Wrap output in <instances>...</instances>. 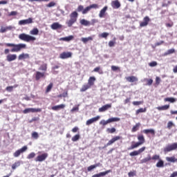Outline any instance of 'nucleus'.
<instances>
[{"instance_id": "f257e3e1", "label": "nucleus", "mask_w": 177, "mask_h": 177, "mask_svg": "<svg viewBox=\"0 0 177 177\" xmlns=\"http://www.w3.org/2000/svg\"><path fill=\"white\" fill-rule=\"evenodd\" d=\"M5 45L6 46H8L9 48H12L11 49V52H20L21 49H26V48H27V45L24 44H15L6 43L5 44Z\"/></svg>"}, {"instance_id": "f03ea898", "label": "nucleus", "mask_w": 177, "mask_h": 177, "mask_svg": "<svg viewBox=\"0 0 177 177\" xmlns=\"http://www.w3.org/2000/svg\"><path fill=\"white\" fill-rule=\"evenodd\" d=\"M137 138H138V142L131 145V147L127 148V150H133V149H136L139 147V146H142V145H143L145 142H146V140L145 139V136L142 134L138 135Z\"/></svg>"}, {"instance_id": "7ed1b4c3", "label": "nucleus", "mask_w": 177, "mask_h": 177, "mask_svg": "<svg viewBox=\"0 0 177 177\" xmlns=\"http://www.w3.org/2000/svg\"><path fill=\"white\" fill-rule=\"evenodd\" d=\"M70 19L66 21L68 27H72L74 23L77 22V19H78V12L77 11H73L69 15Z\"/></svg>"}, {"instance_id": "20e7f679", "label": "nucleus", "mask_w": 177, "mask_h": 177, "mask_svg": "<svg viewBox=\"0 0 177 177\" xmlns=\"http://www.w3.org/2000/svg\"><path fill=\"white\" fill-rule=\"evenodd\" d=\"M19 38L21 41H24V42H34L37 41V38L34 36L27 35L26 33H21L19 35Z\"/></svg>"}, {"instance_id": "39448f33", "label": "nucleus", "mask_w": 177, "mask_h": 177, "mask_svg": "<svg viewBox=\"0 0 177 177\" xmlns=\"http://www.w3.org/2000/svg\"><path fill=\"white\" fill-rule=\"evenodd\" d=\"M96 23H97V20L95 19H91V22L84 19L80 20V24L82 26H85L86 27L89 26H95Z\"/></svg>"}, {"instance_id": "423d86ee", "label": "nucleus", "mask_w": 177, "mask_h": 177, "mask_svg": "<svg viewBox=\"0 0 177 177\" xmlns=\"http://www.w3.org/2000/svg\"><path fill=\"white\" fill-rule=\"evenodd\" d=\"M177 149V142L167 145L164 149V153H169V151H174Z\"/></svg>"}, {"instance_id": "0eeeda50", "label": "nucleus", "mask_w": 177, "mask_h": 177, "mask_svg": "<svg viewBox=\"0 0 177 177\" xmlns=\"http://www.w3.org/2000/svg\"><path fill=\"white\" fill-rule=\"evenodd\" d=\"M48 153H44L40 155H38L35 159V161L36 162H43V161H45L48 158Z\"/></svg>"}, {"instance_id": "6e6552de", "label": "nucleus", "mask_w": 177, "mask_h": 177, "mask_svg": "<svg viewBox=\"0 0 177 177\" xmlns=\"http://www.w3.org/2000/svg\"><path fill=\"white\" fill-rule=\"evenodd\" d=\"M41 111H42V109H41L39 108H37V109H35V108H27V109H25L23 111V113L24 114H28V113H41Z\"/></svg>"}, {"instance_id": "1a4fd4ad", "label": "nucleus", "mask_w": 177, "mask_h": 177, "mask_svg": "<svg viewBox=\"0 0 177 177\" xmlns=\"http://www.w3.org/2000/svg\"><path fill=\"white\" fill-rule=\"evenodd\" d=\"M121 139H122V137L120 136H114L113 138H112L107 143L106 145H104V147H103V149H104V147H107L108 146H111V145H113V143H115V142H117V140H121Z\"/></svg>"}, {"instance_id": "9d476101", "label": "nucleus", "mask_w": 177, "mask_h": 177, "mask_svg": "<svg viewBox=\"0 0 177 177\" xmlns=\"http://www.w3.org/2000/svg\"><path fill=\"white\" fill-rule=\"evenodd\" d=\"M27 149H28L27 147V146H24L22 148L17 150L14 153L13 156L14 157H19L20 156V154H23V153H24L25 151H27Z\"/></svg>"}, {"instance_id": "9b49d317", "label": "nucleus", "mask_w": 177, "mask_h": 177, "mask_svg": "<svg viewBox=\"0 0 177 177\" xmlns=\"http://www.w3.org/2000/svg\"><path fill=\"white\" fill-rule=\"evenodd\" d=\"M146 150V147H142L140 148L138 151H133L129 153V156L131 157H135L136 156H139V154H141V153H143Z\"/></svg>"}, {"instance_id": "f8f14e48", "label": "nucleus", "mask_w": 177, "mask_h": 177, "mask_svg": "<svg viewBox=\"0 0 177 177\" xmlns=\"http://www.w3.org/2000/svg\"><path fill=\"white\" fill-rule=\"evenodd\" d=\"M100 120V115H97L96 117L92 118L89 120H88L86 122V125L89 126L92 124H93V122H96L97 121H99Z\"/></svg>"}, {"instance_id": "ddd939ff", "label": "nucleus", "mask_w": 177, "mask_h": 177, "mask_svg": "<svg viewBox=\"0 0 177 177\" xmlns=\"http://www.w3.org/2000/svg\"><path fill=\"white\" fill-rule=\"evenodd\" d=\"M73 56V53L71 52H63L59 55V58L64 59H68Z\"/></svg>"}, {"instance_id": "4468645a", "label": "nucleus", "mask_w": 177, "mask_h": 177, "mask_svg": "<svg viewBox=\"0 0 177 177\" xmlns=\"http://www.w3.org/2000/svg\"><path fill=\"white\" fill-rule=\"evenodd\" d=\"M150 23V17L146 16L143 18V21L140 24V27H147Z\"/></svg>"}, {"instance_id": "2eb2a0df", "label": "nucleus", "mask_w": 177, "mask_h": 177, "mask_svg": "<svg viewBox=\"0 0 177 177\" xmlns=\"http://www.w3.org/2000/svg\"><path fill=\"white\" fill-rule=\"evenodd\" d=\"M33 23L32 18H28V19H23L19 21V26H26V24H31Z\"/></svg>"}, {"instance_id": "dca6fc26", "label": "nucleus", "mask_w": 177, "mask_h": 177, "mask_svg": "<svg viewBox=\"0 0 177 177\" xmlns=\"http://www.w3.org/2000/svg\"><path fill=\"white\" fill-rule=\"evenodd\" d=\"M45 77H46L45 75V72L37 71L35 73L36 81H39L40 78H45Z\"/></svg>"}, {"instance_id": "f3484780", "label": "nucleus", "mask_w": 177, "mask_h": 177, "mask_svg": "<svg viewBox=\"0 0 177 177\" xmlns=\"http://www.w3.org/2000/svg\"><path fill=\"white\" fill-rule=\"evenodd\" d=\"M107 9H109V7L105 6L100 11L99 13V17L100 19L106 16V12H107Z\"/></svg>"}, {"instance_id": "a211bd4d", "label": "nucleus", "mask_w": 177, "mask_h": 177, "mask_svg": "<svg viewBox=\"0 0 177 177\" xmlns=\"http://www.w3.org/2000/svg\"><path fill=\"white\" fill-rule=\"evenodd\" d=\"M111 6L113 9H119L121 7V3L118 0H114L111 1Z\"/></svg>"}, {"instance_id": "6ab92c4d", "label": "nucleus", "mask_w": 177, "mask_h": 177, "mask_svg": "<svg viewBox=\"0 0 177 177\" xmlns=\"http://www.w3.org/2000/svg\"><path fill=\"white\" fill-rule=\"evenodd\" d=\"M142 132L143 133H145V135H149V133H150L152 136H156V131L153 129H144Z\"/></svg>"}, {"instance_id": "aec40b11", "label": "nucleus", "mask_w": 177, "mask_h": 177, "mask_svg": "<svg viewBox=\"0 0 177 177\" xmlns=\"http://www.w3.org/2000/svg\"><path fill=\"white\" fill-rule=\"evenodd\" d=\"M109 109H111V104H108L102 106L101 108L99 109L100 113H103L104 111H106V110H109Z\"/></svg>"}, {"instance_id": "412c9836", "label": "nucleus", "mask_w": 177, "mask_h": 177, "mask_svg": "<svg viewBox=\"0 0 177 177\" xmlns=\"http://www.w3.org/2000/svg\"><path fill=\"white\" fill-rule=\"evenodd\" d=\"M95 81H96V77H95V76H91L88 78L87 84L91 88L92 86H93V85H95Z\"/></svg>"}, {"instance_id": "4be33fe9", "label": "nucleus", "mask_w": 177, "mask_h": 177, "mask_svg": "<svg viewBox=\"0 0 177 177\" xmlns=\"http://www.w3.org/2000/svg\"><path fill=\"white\" fill-rule=\"evenodd\" d=\"M65 107H66V104H61L59 105H56V106H52L51 109L54 111H58V110H62V109H64Z\"/></svg>"}, {"instance_id": "5701e85b", "label": "nucleus", "mask_w": 177, "mask_h": 177, "mask_svg": "<svg viewBox=\"0 0 177 177\" xmlns=\"http://www.w3.org/2000/svg\"><path fill=\"white\" fill-rule=\"evenodd\" d=\"M110 172H111V170H106L105 171L100 172V173L97 174H94V175L92 176V177L106 176V175H107V174H110Z\"/></svg>"}, {"instance_id": "b1692460", "label": "nucleus", "mask_w": 177, "mask_h": 177, "mask_svg": "<svg viewBox=\"0 0 177 177\" xmlns=\"http://www.w3.org/2000/svg\"><path fill=\"white\" fill-rule=\"evenodd\" d=\"M127 82H138L139 80L136 76H129L126 77Z\"/></svg>"}, {"instance_id": "393cba45", "label": "nucleus", "mask_w": 177, "mask_h": 177, "mask_svg": "<svg viewBox=\"0 0 177 177\" xmlns=\"http://www.w3.org/2000/svg\"><path fill=\"white\" fill-rule=\"evenodd\" d=\"M17 59V55L16 54H10L7 55V62H13V60H16Z\"/></svg>"}, {"instance_id": "a878e982", "label": "nucleus", "mask_w": 177, "mask_h": 177, "mask_svg": "<svg viewBox=\"0 0 177 177\" xmlns=\"http://www.w3.org/2000/svg\"><path fill=\"white\" fill-rule=\"evenodd\" d=\"M52 30H58V28H62V25L58 22H55L50 26Z\"/></svg>"}, {"instance_id": "bb28decb", "label": "nucleus", "mask_w": 177, "mask_h": 177, "mask_svg": "<svg viewBox=\"0 0 177 177\" xmlns=\"http://www.w3.org/2000/svg\"><path fill=\"white\" fill-rule=\"evenodd\" d=\"M74 39V36L70 35L66 37H62L59 39V41H66V42H69V41H73Z\"/></svg>"}, {"instance_id": "cd10ccee", "label": "nucleus", "mask_w": 177, "mask_h": 177, "mask_svg": "<svg viewBox=\"0 0 177 177\" xmlns=\"http://www.w3.org/2000/svg\"><path fill=\"white\" fill-rule=\"evenodd\" d=\"M19 60H23L24 59H30V55L22 53L18 57Z\"/></svg>"}, {"instance_id": "c85d7f7f", "label": "nucleus", "mask_w": 177, "mask_h": 177, "mask_svg": "<svg viewBox=\"0 0 177 177\" xmlns=\"http://www.w3.org/2000/svg\"><path fill=\"white\" fill-rule=\"evenodd\" d=\"M149 161H151V156L148 155L147 158H143L140 160L141 164H146V162H149Z\"/></svg>"}, {"instance_id": "c756f323", "label": "nucleus", "mask_w": 177, "mask_h": 177, "mask_svg": "<svg viewBox=\"0 0 177 177\" xmlns=\"http://www.w3.org/2000/svg\"><path fill=\"white\" fill-rule=\"evenodd\" d=\"M20 165H21V161L18 160V161L15 162L14 164H12V169L15 170V169H16V168H19V167H20Z\"/></svg>"}, {"instance_id": "7c9ffc66", "label": "nucleus", "mask_w": 177, "mask_h": 177, "mask_svg": "<svg viewBox=\"0 0 177 177\" xmlns=\"http://www.w3.org/2000/svg\"><path fill=\"white\" fill-rule=\"evenodd\" d=\"M157 110H158L159 111H162L164 110H168V109H169V104H166L162 106H158Z\"/></svg>"}, {"instance_id": "2f4dec72", "label": "nucleus", "mask_w": 177, "mask_h": 177, "mask_svg": "<svg viewBox=\"0 0 177 177\" xmlns=\"http://www.w3.org/2000/svg\"><path fill=\"white\" fill-rule=\"evenodd\" d=\"M166 160H167L168 162H176L177 158H175V156L166 157Z\"/></svg>"}, {"instance_id": "473e14b6", "label": "nucleus", "mask_w": 177, "mask_h": 177, "mask_svg": "<svg viewBox=\"0 0 177 177\" xmlns=\"http://www.w3.org/2000/svg\"><path fill=\"white\" fill-rule=\"evenodd\" d=\"M100 163H96L95 165H91L89 166L88 168H87V170L89 171H92V169H95V168H97V167H100Z\"/></svg>"}, {"instance_id": "72a5a7b5", "label": "nucleus", "mask_w": 177, "mask_h": 177, "mask_svg": "<svg viewBox=\"0 0 177 177\" xmlns=\"http://www.w3.org/2000/svg\"><path fill=\"white\" fill-rule=\"evenodd\" d=\"M19 86V84H15L14 86H9L6 88V91L7 92H13V88H17Z\"/></svg>"}, {"instance_id": "f704fd0d", "label": "nucleus", "mask_w": 177, "mask_h": 177, "mask_svg": "<svg viewBox=\"0 0 177 177\" xmlns=\"http://www.w3.org/2000/svg\"><path fill=\"white\" fill-rule=\"evenodd\" d=\"M31 35H38L39 34V30L37 28H34L32 30L30 31Z\"/></svg>"}, {"instance_id": "c9c22d12", "label": "nucleus", "mask_w": 177, "mask_h": 177, "mask_svg": "<svg viewBox=\"0 0 177 177\" xmlns=\"http://www.w3.org/2000/svg\"><path fill=\"white\" fill-rule=\"evenodd\" d=\"M81 41H82L84 44H86V42H88V41H93V37H82V38L81 39Z\"/></svg>"}, {"instance_id": "e433bc0d", "label": "nucleus", "mask_w": 177, "mask_h": 177, "mask_svg": "<svg viewBox=\"0 0 177 177\" xmlns=\"http://www.w3.org/2000/svg\"><path fill=\"white\" fill-rule=\"evenodd\" d=\"M90 86H88V84H84L82 88H80V92H85L88 91V89H90Z\"/></svg>"}, {"instance_id": "4c0bfd02", "label": "nucleus", "mask_w": 177, "mask_h": 177, "mask_svg": "<svg viewBox=\"0 0 177 177\" xmlns=\"http://www.w3.org/2000/svg\"><path fill=\"white\" fill-rule=\"evenodd\" d=\"M157 168L164 167V160L159 159L158 162L156 163Z\"/></svg>"}, {"instance_id": "58836bf2", "label": "nucleus", "mask_w": 177, "mask_h": 177, "mask_svg": "<svg viewBox=\"0 0 177 177\" xmlns=\"http://www.w3.org/2000/svg\"><path fill=\"white\" fill-rule=\"evenodd\" d=\"M8 30H12V26H6V27L2 26L0 29V32H2V33L6 32Z\"/></svg>"}, {"instance_id": "ea45409f", "label": "nucleus", "mask_w": 177, "mask_h": 177, "mask_svg": "<svg viewBox=\"0 0 177 177\" xmlns=\"http://www.w3.org/2000/svg\"><path fill=\"white\" fill-rule=\"evenodd\" d=\"M39 70H40L41 71H46L48 70V64H44L41 65L39 68Z\"/></svg>"}, {"instance_id": "a19ab883", "label": "nucleus", "mask_w": 177, "mask_h": 177, "mask_svg": "<svg viewBox=\"0 0 177 177\" xmlns=\"http://www.w3.org/2000/svg\"><path fill=\"white\" fill-rule=\"evenodd\" d=\"M52 88H53V83H50L46 87V93H49L52 91Z\"/></svg>"}, {"instance_id": "79ce46f5", "label": "nucleus", "mask_w": 177, "mask_h": 177, "mask_svg": "<svg viewBox=\"0 0 177 177\" xmlns=\"http://www.w3.org/2000/svg\"><path fill=\"white\" fill-rule=\"evenodd\" d=\"M121 119H120V118H111L109 119H108V122H117L118 121H120Z\"/></svg>"}, {"instance_id": "37998d69", "label": "nucleus", "mask_w": 177, "mask_h": 177, "mask_svg": "<svg viewBox=\"0 0 177 177\" xmlns=\"http://www.w3.org/2000/svg\"><path fill=\"white\" fill-rule=\"evenodd\" d=\"M140 127V123H137L135 126L133 127L131 131L136 132V131L139 130Z\"/></svg>"}, {"instance_id": "c03bdc74", "label": "nucleus", "mask_w": 177, "mask_h": 177, "mask_svg": "<svg viewBox=\"0 0 177 177\" xmlns=\"http://www.w3.org/2000/svg\"><path fill=\"white\" fill-rule=\"evenodd\" d=\"M165 102H169L170 103H175L176 102V99L174 97H166L165 98Z\"/></svg>"}, {"instance_id": "a18cd8bd", "label": "nucleus", "mask_w": 177, "mask_h": 177, "mask_svg": "<svg viewBox=\"0 0 177 177\" xmlns=\"http://www.w3.org/2000/svg\"><path fill=\"white\" fill-rule=\"evenodd\" d=\"M80 138L81 136L80 134H76L72 138L71 140L72 142H77V140H80Z\"/></svg>"}, {"instance_id": "49530a36", "label": "nucleus", "mask_w": 177, "mask_h": 177, "mask_svg": "<svg viewBox=\"0 0 177 177\" xmlns=\"http://www.w3.org/2000/svg\"><path fill=\"white\" fill-rule=\"evenodd\" d=\"M140 113H146V108H140L136 111V115H138Z\"/></svg>"}, {"instance_id": "de8ad7c7", "label": "nucleus", "mask_w": 177, "mask_h": 177, "mask_svg": "<svg viewBox=\"0 0 177 177\" xmlns=\"http://www.w3.org/2000/svg\"><path fill=\"white\" fill-rule=\"evenodd\" d=\"M107 124H109V120H102L100 122V125H102V127H106Z\"/></svg>"}, {"instance_id": "09e8293b", "label": "nucleus", "mask_w": 177, "mask_h": 177, "mask_svg": "<svg viewBox=\"0 0 177 177\" xmlns=\"http://www.w3.org/2000/svg\"><path fill=\"white\" fill-rule=\"evenodd\" d=\"M35 156H36L35 152H31L28 155L27 158L28 160H31L32 158H34Z\"/></svg>"}, {"instance_id": "8fccbe9b", "label": "nucleus", "mask_w": 177, "mask_h": 177, "mask_svg": "<svg viewBox=\"0 0 177 177\" xmlns=\"http://www.w3.org/2000/svg\"><path fill=\"white\" fill-rule=\"evenodd\" d=\"M94 73H98L100 74H103V71H100V67H96L93 71Z\"/></svg>"}, {"instance_id": "3c124183", "label": "nucleus", "mask_w": 177, "mask_h": 177, "mask_svg": "<svg viewBox=\"0 0 177 177\" xmlns=\"http://www.w3.org/2000/svg\"><path fill=\"white\" fill-rule=\"evenodd\" d=\"M91 10V7L87 6L85 8H84V10H82V15H86V13H88V12H89Z\"/></svg>"}, {"instance_id": "603ef678", "label": "nucleus", "mask_w": 177, "mask_h": 177, "mask_svg": "<svg viewBox=\"0 0 177 177\" xmlns=\"http://www.w3.org/2000/svg\"><path fill=\"white\" fill-rule=\"evenodd\" d=\"M115 131H116L115 128H114V127H113L111 129H110V128L106 129V132L108 133H114V132H115Z\"/></svg>"}, {"instance_id": "864d4df0", "label": "nucleus", "mask_w": 177, "mask_h": 177, "mask_svg": "<svg viewBox=\"0 0 177 177\" xmlns=\"http://www.w3.org/2000/svg\"><path fill=\"white\" fill-rule=\"evenodd\" d=\"M132 104L133 106H140V104H143V101H133Z\"/></svg>"}, {"instance_id": "5fc2aeb1", "label": "nucleus", "mask_w": 177, "mask_h": 177, "mask_svg": "<svg viewBox=\"0 0 177 177\" xmlns=\"http://www.w3.org/2000/svg\"><path fill=\"white\" fill-rule=\"evenodd\" d=\"M172 127H175V124H174V122H172V121L168 122L167 126V129H171V128H172Z\"/></svg>"}, {"instance_id": "6e6d98bb", "label": "nucleus", "mask_w": 177, "mask_h": 177, "mask_svg": "<svg viewBox=\"0 0 177 177\" xmlns=\"http://www.w3.org/2000/svg\"><path fill=\"white\" fill-rule=\"evenodd\" d=\"M90 9H99V5L96 3L91 4L88 6Z\"/></svg>"}, {"instance_id": "4d7b16f0", "label": "nucleus", "mask_w": 177, "mask_h": 177, "mask_svg": "<svg viewBox=\"0 0 177 177\" xmlns=\"http://www.w3.org/2000/svg\"><path fill=\"white\" fill-rule=\"evenodd\" d=\"M172 53H175V49H174V48H171V49L168 50L165 53V55H172Z\"/></svg>"}, {"instance_id": "13d9d810", "label": "nucleus", "mask_w": 177, "mask_h": 177, "mask_svg": "<svg viewBox=\"0 0 177 177\" xmlns=\"http://www.w3.org/2000/svg\"><path fill=\"white\" fill-rule=\"evenodd\" d=\"M32 138H33V139H38V138H39V136L38 135V133H37V131H34L32 133Z\"/></svg>"}, {"instance_id": "bf43d9fd", "label": "nucleus", "mask_w": 177, "mask_h": 177, "mask_svg": "<svg viewBox=\"0 0 177 177\" xmlns=\"http://www.w3.org/2000/svg\"><path fill=\"white\" fill-rule=\"evenodd\" d=\"M53 6H56V3H55V1H51L46 5L47 8H53Z\"/></svg>"}, {"instance_id": "052dcab7", "label": "nucleus", "mask_w": 177, "mask_h": 177, "mask_svg": "<svg viewBox=\"0 0 177 177\" xmlns=\"http://www.w3.org/2000/svg\"><path fill=\"white\" fill-rule=\"evenodd\" d=\"M113 39H114L113 41H110L109 42V46L110 48H113V46H114L115 45V38H114Z\"/></svg>"}, {"instance_id": "680f3d73", "label": "nucleus", "mask_w": 177, "mask_h": 177, "mask_svg": "<svg viewBox=\"0 0 177 177\" xmlns=\"http://www.w3.org/2000/svg\"><path fill=\"white\" fill-rule=\"evenodd\" d=\"M112 71H121V69L118 66H111Z\"/></svg>"}, {"instance_id": "e2e57ef3", "label": "nucleus", "mask_w": 177, "mask_h": 177, "mask_svg": "<svg viewBox=\"0 0 177 177\" xmlns=\"http://www.w3.org/2000/svg\"><path fill=\"white\" fill-rule=\"evenodd\" d=\"M145 80L147 81V85H149V86L153 84V79H145Z\"/></svg>"}, {"instance_id": "0e129e2a", "label": "nucleus", "mask_w": 177, "mask_h": 177, "mask_svg": "<svg viewBox=\"0 0 177 177\" xmlns=\"http://www.w3.org/2000/svg\"><path fill=\"white\" fill-rule=\"evenodd\" d=\"M151 158L153 160V161H156L157 160H160V155H153Z\"/></svg>"}, {"instance_id": "69168bd1", "label": "nucleus", "mask_w": 177, "mask_h": 177, "mask_svg": "<svg viewBox=\"0 0 177 177\" xmlns=\"http://www.w3.org/2000/svg\"><path fill=\"white\" fill-rule=\"evenodd\" d=\"M157 66V62L153 61L149 64V67H156Z\"/></svg>"}, {"instance_id": "338daca9", "label": "nucleus", "mask_w": 177, "mask_h": 177, "mask_svg": "<svg viewBox=\"0 0 177 177\" xmlns=\"http://www.w3.org/2000/svg\"><path fill=\"white\" fill-rule=\"evenodd\" d=\"M83 10H84V6H82V5L78 6V7L77 8V12H82V13Z\"/></svg>"}, {"instance_id": "774afa93", "label": "nucleus", "mask_w": 177, "mask_h": 177, "mask_svg": "<svg viewBox=\"0 0 177 177\" xmlns=\"http://www.w3.org/2000/svg\"><path fill=\"white\" fill-rule=\"evenodd\" d=\"M100 37L102 38H107V37H109V33L107 32H103L100 35Z\"/></svg>"}]
</instances>
